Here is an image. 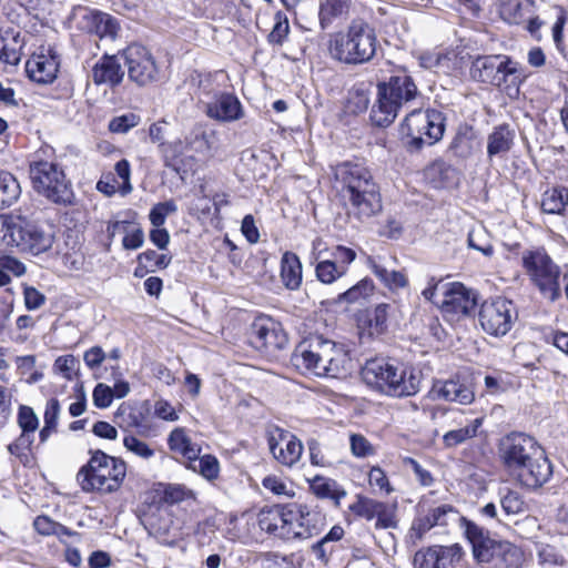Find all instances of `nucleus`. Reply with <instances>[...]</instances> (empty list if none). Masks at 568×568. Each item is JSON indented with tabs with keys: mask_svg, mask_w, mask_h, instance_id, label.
Listing matches in <instances>:
<instances>
[{
	"mask_svg": "<svg viewBox=\"0 0 568 568\" xmlns=\"http://www.w3.org/2000/svg\"><path fill=\"white\" fill-rule=\"evenodd\" d=\"M178 211V206L173 200H169L165 202H161L155 204L149 214L150 222L154 227L163 226L165 223L166 216L169 214L175 213Z\"/></svg>",
	"mask_w": 568,
	"mask_h": 568,
	"instance_id": "56",
	"label": "nucleus"
},
{
	"mask_svg": "<svg viewBox=\"0 0 568 568\" xmlns=\"http://www.w3.org/2000/svg\"><path fill=\"white\" fill-rule=\"evenodd\" d=\"M379 508H383V501L364 496H358L356 503L349 506V510L353 514L366 520L374 519Z\"/></svg>",
	"mask_w": 568,
	"mask_h": 568,
	"instance_id": "49",
	"label": "nucleus"
},
{
	"mask_svg": "<svg viewBox=\"0 0 568 568\" xmlns=\"http://www.w3.org/2000/svg\"><path fill=\"white\" fill-rule=\"evenodd\" d=\"M517 312L511 301L496 297L485 301L479 308L478 321L488 335L505 336L513 327Z\"/></svg>",
	"mask_w": 568,
	"mask_h": 568,
	"instance_id": "12",
	"label": "nucleus"
},
{
	"mask_svg": "<svg viewBox=\"0 0 568 568\" xmlns=\"http://www.w3.org/2000/svg\"><path fill=\"white\" fill-rule=\"evenodd\" d=\"M36 436L20 433V435L11 442L7 449L11 457L19 462L24 467H31L36 463L34 445Z\"/></svg>",
	"mask_w": 568,
	"mask_h": 568,
	"instance_id": "32",
	"label": "nucleus"
},
{
	"mask_svg": "<svg viewBox=\"0 0 568 568\" xmlns=\"http://www.w3.org/2000/svg\"><path fill=\"white\" fill-rule=\"evenodd\" d=\"M442 312L450 321L469 315L477 304L476 294L462 283H452L444 293Z\"/></svg>",
	"mask_w": 568,
	"mask_h": 568,
	"instance_id": "19",
	"label": "nucleus"
},
{
	"mask_svg": "<svg viewBox=\"0 0 568 568\" xmlns=\"http://www.w3.org/2000/svg\"><path fill=\"white\" fill-rule=\"evenodd\" d=\"M315 274L320 282L332 284L344 276V268L337 267L336 262L332 260L320 261L315 266Z\"/></svg>",
	"mask_w": 568,
	"mask_h": 568,
	"instance_id": "50",
	"label": "nucleus"
},
{
	"mask_svg": "<svg viewBox=\"0 0 568 568\" xmlns=\"http://www.w3.org/2000/svg\"><path fill=\"white\" fill-rule=\"evenodd\" d=\"M78 365L79 361L73 355H63L54 361L53 368L65 379L72 381Z\"/></svg>",
	"mask_w": 568,
	"mask_h": 568,
	"instance_id": "62",
	"label": "nucleus"
},
{
	"mask_svg": "<svg viewBox=\"0 0 568 568\" xmlns=\"http://www.w3.org/2000/svg\"><path fill=\"white\" fill-rule=\"evenodd\" d=\"M379 42L376 30L368 22L351 21L345 30L331 34L329 55L344 64L362 65L374 60Z\"/></svg>",
	"mask_w": 568,
	"mask_h": 568,
	"instance_id": "4",
	"label": "nucleus"
},
{
	"mask_svg": "<svg viewBox=\"0 0 568 568\" xmlns=\"http://www.w3.org/2000/svg\"><path fill=\"white\" fill-rule=\"evenodd\" d=\"M168 445L171 450L181 454L189 460L187 468L196 469L195 462L201 453V447L192 443L184 428L173 429L169 435Z\"/></svg>",
	"mask_w": 568,
	"mask_h": 568,
	"instance_id": "29",
	"label": "nucleus"
},
{
	"mask_svg": "<svg viewBox=\"0 0 568 568\" xmlns=\"http://www.w3.org/2000/svg\"><path fill=\"white\" fill-rule=\"evenodd\" d=\"M374 290V284L369 278H363L357 284L338 295L339 302L357 303L366 300Z\"/></svg>",
	"mask_w": 568,
	"mask_h": 568,
	"instance_id": "48",
	"label": "nucleus"
},
{
	"mask_svg": "<svg viewBox=\"0 0 568 568\" xmlns=\"http://www.w3.org/2000/svg\"><path fill=\"white\" fill-rule=\"evenodd\" d=\"M293 518V509L276 505L262 508L257 515V524L263 531L290 540L295 534L290 526Z\"/></svg>",
	"mask_w": 568,
	"mask_h": 568,
	"instance_id": "20",
	"label": "nucleus"
},
{
	"mask_svg": "<svg viewBox=\"0 0 568 568\" xmlns=\"http://www.w3.org/2000/svg\"><path fill=\"white\" fill-rule=\"evenodd\" d=\"M293 364L298 369L318 377L338 378L352 368L349 351L343 343L313 336L302 342L293 355Z\"/></svg>",
	"mask_w": 568,
	"mask_h": 568,
	"instance_id": "1",
	"label": "nucleus"
},
{
	"mask_svg": "<svg viewBox=\"0 0 568 568\" xmlns=\"http://www.w3.org/2000/svg\"><path fill=\"white\" fill-rule=\"evenodd\" d=\"M30 178L34 190L58 204H69L73 193L61 166L48 160H34L30 164Z\"/></svg>",
	"mask_w": 568,
	"mask_h": 568,
	"instance_id": "10",
	"label": "nucleus"
},
{
	"mask_svg": "<svg viewBox=\"0 0 568 568\" xmlns=\"http://www.w3.org/2000/svg\"><path fill=\"white\" fill-rule=\"evenodd\" d=\"M318 519L320 516L316 514H304L302 510H294L293 524L290 526L296 534L292 535V539H307L317 535L320 531V528L316 526Z\"/></svg>",
	"mask_w": 568,
	"mask_h": 568,
	"instance_id": "38",
	"label": "nucleus"
},
{
	"mask_svg": "<svg viewBox=\"0 0 568 568\" xmlns=\"http://www.w3.org/2000/svg\"><path fill=\"white\" fill-rule=\"evenodd\" d=\"M126 474L125 463L101 450L92 454L88 464L77 475L83 491L113 493L119 489Z\"/></svg>",
	"mask_w": 568,
	"mask_h": 568,
	"instance_id": "8",
	"label": "nucleus"
},
{
	"mask_svg": "<svg viewBox=\"0 0 568 568\" xmlns=\"http://www.w3.org/2000/svg\"><path fill=\"white\" fill-rule=\"evenodd\" d=\"M201 103L204 104L207 116L217 121L233 122L243 115L241 102L230 93H221L213 101L201 97Z\"/></svg>",
	"mask_w": 568,
	"mask_h": 568,
	"instance_id": "24",
	"label": "nucleus"
},
{
	"mask_svg": "<svg viewBox=\"0 0 568 568\" xmlns=\"http://www.w3.org/2000/svg\"><path fill=\"white\" fill-rule=\"evenodd\" d=\"M455 54L440 51L425 52L419 57L420 67L437 73L448 74L454 67Z\"/></svg>",
	"mask_w": 568,
	"mask_h": 568,
	"instance_id": "42",
	"label": "nucleus"
},
{
	"mask_svg": "<svg viewBox=\"0 0 568 568\" xmlns=\"http://www.w3.org/2000/svg\"><path fill=\"white\" fill-rule=\"evenodd\" d=\"M123 445L128 452L144 460H149L155 455V450L148 443L134 435H126L123 438Z\"/></svg>",
	"mask_w": 568,
	"mask_h": 568,
	"instance_id": "53",
	"label": "nucleus"
},
{
	"mask_svg": "<svg viewBox=\"0 0 568 568\" xmlns=\"http://www.w3.org/2000/svg\"><path fill=\"white\" fill-rule=\"evenodd\" d=\"M452 556L450 548L433 546L415 554L414 566L415 568H449Z\"/></svg>",
	"mask_w": 568,
	"mask_h": 568,
	"instance_id": "30",
	"label": "nucleus"
},
{
	"mask_svg": "<svg viewBox=\"0 0 568 568\" xmlns=\"http://www.w3.org/2000/svg\"><path fill=\"white\" fill-rule=\"evenodd\" d=\"M537 557L540 565L546 567L564 565L562 555L551 545L538 544Z\"/></svg>",
	"mask_w": 568,
	"mask_h": 568,
	"instance_id": "57",
	"label": "nucleus"
},
{
	"mask_svg": "<svg viewBox=\"0 0 568 568\" xmlns=\"http://www.w3.org/2000/svg\"><path fill=\"white\" fill-rule=\"evenodd\" d=\"M19 233L21 241L17 243V247L30 252L33 255L50 250L54 241L53 233L47 232L38 225L28 223L23 219H21Z\"/></svg>",
	"mask_w": 568,
	"mask_h": 568,
	"instance_id": "23",
	"label": "nucleus"
},
{
	"mask_svg": "<svg viewBox=\"0 0 568 568\" xmlns=\"http://www.w3.org/2000/svg\"><path fill=\"white\" fill-rule=\"evenodd\" d=\"M388 307L387 304H378L373 311L368 320L372 334H381L386 328Z\"/></svg>",
	"mask_w": 568,
	"mask_h": 568,
	"instance_id": "63",
	"label": "nucleus"
},
{
	"mask_svg": "<svg viewBox=\"0 0 568 568\" xmlns=\"http://www.w3.org/2000/svg\"><path fill=\"white\" fill-rule=\"evenodd\" d=\"M21 217L0 215V245L16 246L21 241Z\"/></svg>",
	"mask_w": 568,
	"mask_h": 568,
	"instance_id": "45",
	"label": "nucleus"
},
{
	"mask_svg": "<svg viewBox=\"0 0 568 568\" xmlns=\"http://www.w3.org/2000/svg\"><path fill=\"white\" fill-rule=\"evenodd\" d=\"M193 490L184 485L169 484L164 489V500L170 504H178L187 499H194Z\"/></svg>",
	"mask_w": 568,
	"mask_h": 568,
	"instance_id": "58",
	"label": "nucleus"
},
{
	"mask_svg": "<svg viewBox=\"0 0 568 568\" xmlns=\"http://www.w3.org/2000/svg\"><path fill=\"white\" fill-rule=\"evenodd\" d=\"M475 146V138L471 129L464 128L458 130L455 138L450 143V150L458 158L466 159L468 158Z\"/></svg>",
	"mask_w": 568,
	"mask_h": 568,
	"instance_id": "46",
	"label": "nucleus"
},
{
	"mask_svg": "<svg viewBox=\"0 0 568 568\" xmlns=\"http://www.w3.org/2000/svg\"><path fill=\"white\" fill-rule=\"evenodd\" d=\"M515 139V132L509 128L508 124H501L494 129L487 139V154L491 159L493 156L507 153Z\"/></svg>",
	"mask_w": 568,
	"mask_h": 568,
	"instance_id": "34",
	"label": "nucleus"
},
{
	"mask_svg": "<svg viewBox=\"0 0 568 568\" xmlns=\"http://www.w3.org/2000/svg\"><path fill=\"white\" fill-rule=\"evenodd\" d=\"M267 443L271 454L281 465L293 467L301 459L303 444L291 432L272 427L267 432Z\"/></svg>",
	"mask_w": 568,
	"mask_h": 568,
	"instance_id": "18",
	"label": "nucleus"
},
{
	"mask_svg": "<svg viewBox=\"0 0 568 568\" xmlns=\"http://www.w3.org/2000/svg\"><path fill=\"white\" fill-rule=\"evenodd\" d=\"M459 523L466 535L467 523H473L459 515L458 510L449 505L442 504L430 508L427 514L417 517L410 527V537L422 539L423 536L436 526L446 527L450 524Z\"/></svg>",
	"mask_w": 568,
	"mask_h": 568,
	"instance_id": "15",
	"label": "nucleus"
},
{
	"mask_svg": "<svg viewBox=\"0 0 568 568\" xmlns=\"http://www.w3.org/2000/svg\"><path fill=\"white\" fill-rule=\"evenodd\" d=\"M17 179L9 172L0 171V210L12 205L20 196Z\"/></svg>",
	"mask_w": 568,
	"mask_h": 568,
	"instance_id": "44",
	"label": "nucleus"
},
{
	"mask_svg": "<svg viewBox=\"0 0 568 568\" xmlns=\"http://www.w3.org/2000/svg\"><path fill=\"white\" fill-rule=\"evenodd\" d=\"M483 425L481 418H475L470 420L467 425L458 428L452 429L444 434L443 443L445 447L453 448L460 444H464L468 439H471L477 436L478 429Z\"/></svg>",
	"mask_w": 568,
	"mask_h": 568,
	"instance_id": "41",
	"label": "nucleus"
},
{
	"mask_svg": "<svg viewBox=\"0 0 568 568\" xmlns=\"http://www.w3.org/2000/svg\"><path fill=\"white\" fill-rule=\"evenodd\" d=\"M541 210L548 214H566L568 212V189L555 187L542 194Z\"/></svg>",
	"mask_w": 568,
	"mask_h": 568,
	"instance_id": "39",
	"label": "nucleus"
},
{
	"mask_svg": "<svg viewBox=\"0 0 568 568\" xmlns=\"http://www.w3.org/2000/svg\"><path fill=\"white\" fill-rule=\"evenodd\" d=\"M552 475V466L541 446L537 447L524 462L509 473V476L521 487L538 489Z\"/></svg>",
	"mask_w": 568,
	"mask_h": 568,
	"instance_id": "13",
	"label": "nucleus"
},
{
	"mask_svg": "<svg viewBox=\"0 0 568 568\" xmlns=\"http://www.w3.org/2000/svg\"><path fill=\"white\" fill-rule=\"evenodd\" d=\"M333 262H336L337 267L344 268V275L348 272V266L355 261L356 252L353 248L344 245H337L332 252Z\"/></svg>",
	"mask_w": 568,
	"mask_h": 568,
	"instance_id": "64",
	"label": "nucleus"
},
{
	"mask_svg": "<svg viewBox=\"0 0 568 568\" xmlns=\"http://www.w3.org/2000/svg\"><path fill=\"white\" fill-rule=\"evenodd\" d=\"M140 121L141 118L138 114L130 112L111 119L108 128L112 133L123 134L139 125Z\"/></svg>",
	"mask_w": 568,
	"mask_h": 568,
	"instance_id": "55",
	"label": "nucleus"
},
{
	"mask_svg": "<svg viewBox=\"0 0 568 568\" xmlns=\"http://www.w3.org/2000/svg\"><path fill=\"white\" fill-rule=\"evenodd\" d=\"M352 0H318V23L322 30L328 29L337 19L346 17Z\"/></svg>",
	"mask_w": 568,
	"mask_h": 568,
	"instance_id": "31",
	"label": "nucleus"
},
{
	"mask_svg": "<svg viewBox=\"0 0 568 568\" xmlns=\"http://www.w3.org/2000/svg\"><path fill=\"white\" fill-rule=\"evenodd\" d=\"M466 538L471 545L475 559L489 568H521L524 552L506 540L490 538L489 531L476 523H467Z\"/></svg>",
	"mask_w": 568,
	"mask_h": 568,
	"instance_id": "6",
	"label": "nucleus"
},
{
	"mask_svg": "<svg viewBox=\"0 0 568 568\" xmlns=\"http://www.w3.org/2000/svg\"><path fill=\"white\" fill-rule=\"evenodd\" d=\"M523 266L541 294L555 301L560 296V270L544 248L523 253Z\"/></svg>",
	"mask_w": 568,
	"mask_h": 568,
	"instance_id": "11",
	"label": "nucleus"
},
{
	"mask_svg": "<svg viewBox=\"0 0 568 568\" xmlns=\"http://www.w3.org/2000/svg\"><path fill=\"white\" fill-rule=\"evenodd\" d=\"M75 18L80 19L79 26L81 29L90 33H95L100 38L114 39L119 31V24L110 14L90 10L88 8H80L75 12Z\"/></svg>",
	"mask_w": 568,
	"mask_h": 568,
	"instance_id": "21",
	"label": "nucleus"
},
{
	"mask_svg": "<svg viewBox=\"0 0 568 568\" xmlns=\"http://www.w3.org/2000/svg\"><path fill=\"white\" fill-rule=\"evenodd\" d=\"M425 176L435 189H443L453 183L456 171L444 161H435L426 169Z\"/></svg>",
	"mask_w": 568,
	"mask_h": 568,
	"instance_id": "40",
	"label": "nucleus"
},
{
	"mask_svg": "<svg viewBox=\"0 0 568 568\" xmlns=\"http://www.w3.org/2000/svg\"><path fill=\"white\" fill-rule=\"evenodd\" d=\"M501 507L507 515H518L525 510V501L521 495L517 491L509 490L501 498Z\"/></svg>",
	"mask_w": 568,
	"mask_h": 568,
	"instance_id": "61",
	"label": "nucleus"
},
{
	"mask_svg": "<svg viewBox=\"0 0 568 568\" xmlns=\"http://www.w3.org/2000/svg\"><path fill=\"white\" fill-rule=\"evenodd\" d=\"M184 149L185 145L180 140L161 143V152L165 165L174 170L182 178L184 174H187L189 171H192L194 166V158L191 155H184Z\"/></svg>",
	"mask_w": 568,
	"mask_h": 568,
	"instance_id": "27",
	"label": "nucleus"
},
{
	"mask_svg": "<svg viewBox=\"0 0 568 568\" xmlns=\"http://www.w3.org/2000/svg\"><path fill=\"white\" fill-rule=\"evenodd\" d=\"M361 374L367 386L386 396L409 397L420 389V372L397 359H368Z\"/></svg>",
	"mask_w": 568,
	"mask_h": 568,
	"instance_id": "3",
	"label": "nucleus"
},
{
	"mask_svg": "<svg viewBox=\"0 0 568 568\" xmlns=\"http://www.w3.org/2000/svg\"><path fill=\"white\" fill-rule=\"evenodd\" d=\"M367 265L372 272L382 281V283L390 290L403 288L408 281L404 273L398 271H388L376 262L375 258L368 257Z\"/></svg>",
	"mask_w": 568,
	"mask_h": 568,
	"instance_id": "43",
	"label": "nucleus"
},
{
	"mask_svg": "<svg viewBox=\"0 0 568 568\" xmlns=\"http://www.w3.org/2000/svg\"><path fill=\"white\" fill-rule=\"evenodd\" d=\"M115 174L104 173L97 183V190L105 196H112L119 192L122 196L130 194L133 190L130 176L131 168L128 160L123 159L116 162L114 166Z\"/></svg>",
	"mask_w": 568,
	"mask_h": 568,
	"instance_id": "22",
	"label": "nucleus"
},
{
	"mask_svg": "<svg viewBox=\"0 0 568 568\" xmlns=\"http://www.w3.org/2000/svg\"><path fill=\"white\" fill-rule=\"evenodd\" d=\"M274 26L270 32L267 40L271 44L282 45L290 32L288 20L282 12H276L274 16Z\"/></svg>",
	"mask_w": 568,
	"mask_h": 568,
	"instance_id": "54",
	"label": "nucleus"
},
{
	"mask_svg": "<svg viewBox=\"0 0 568 568\" xmlns=\"http://www.w3.org/2000/svg\"><path fill=\"white\" fill-rule=\"evenodd\" d=\"M314 494L320 498H329L338 503V500L346 496V493L338 487L335 480L316 477L312 483Z\"/></svg>",
	"mask_w": 568,
	"mask_h": 568,
	"instance_id": "47",
	"label": "nucleus"
},
{
	"mask_svg": "<svg viewBox=\"0 0 568 568\" xmlns=\"http://www.w3.org/2000/svg\"><path fill=\"white\" fill-rule=\"evenodd\" d=\"M195 465L196 469L192 470L199 473L206 480L213 481L219 478L220 463L215 456L206 454L200 457L199 455Z\"/></svg>",
	"mask_w": 568,
	"mask_h": 568,
	"instance_id": "52",
	"label": "nucleus"
},
{
	"mask_svg": "<svg viewBox=\"0 0 568 568\" xmlns=\"http://www.w3.org/2000/svg\"><path fill=\"white\" fill-rule=\"evenodd\" d=\"M445 131V116L437 110H414L406 115L399 134L410 151L438 142Z\"/></svg>",
	"mask_w": 568,
	"mask_h": 568,
	"instance_id": "9",
	"label": "nucleus"
},
{
	"mask_svg": "<svg viewBox=\"0 0 568 568\" xmlns=\"http://www.w3.org/2000/svg\"><path fill=\"white\" fill-rule=\"evenodd\" d=\"M368 483L371 487H376L381 493L389 495L394 491L386 473L378 466L371 468L368 473Z\"/></svg>",
	"mask_w": 568,
	"mask_h": 568,
	"instance_id": "60",
	"label": "nucleus"
},
{
	"mask_svg": "<svg viewBox=\"0 0 568 568\" xmlns=\"http://www.w3.org/2000/svg\"><path fill=\"white\" fill-rule=\"evenodd\" d=\"M418 94L419 91L410 75H392L387 82L377 85V100L372 109V121L377 126L389 125L400 108L414 101Z\"/></svg>",
	"mask_w": 568,
	"mask_h": 568,
	"instance_id": "7",
	"label": "nucleus"
},
{
	"mask_svg": "<svg viewBox=\"0 0 568 568\" xmlns=\"http://www.w3.org/2000/svg\"><path fill=\"white\" fill-rule=\"evenodd\" d=\"M115 423L122 429H145V409L142 406L122 404L115 413Z\"/></svg>",
	"mask_w": 568,
	"mask_h": 568,
	"instance_id": "35",
	"label": "nucleus"
},
{
	"mask_svg": "<svg viewBox=\"0 0 568 568\" xmlns=\"http://www.w3.org/2000/svg\"><path fill=\"white\" fill-rule=\"evenodd\" d=\"M539 446L532 436L525 433L513 432L503 437L498 454L505 470L509 474Z\"/></svg>",
	"mask_w": 568,
	"mask_h": 568,
	"instance_id": "16",
	"label": "nucleus"
},
{
	"mask_svg": "<svg viewBox=\"0 0 568 568\" xmlns=\"http://www.w3.org/2000/svg\"><path fill=\"white\" fill-rule=\"evenodd\" d=\"M530 7L528 0H498L500 18L510 24L524 22L527 13L530 12Z\"/></svg>",
	"mask_w": 568,
	"mask_h": 568,
	"instance_id": "37",
	"label": "nucleus"
},
{
	"mask_svg": "<svg viewBox=\"0 0 568 568\" xmlns=\"http://www.w3.org/2000/svg\"><path fill=\"white\" fill-rule=\"evenodd\" d=\"M251 343L257 349L276 351L287 345V335L282 324L274 318L261 315L251 325Z\"/></svg>",
	"mask_w": 568,
	"mask_h": 568,
	"instance_id": "17",
	"label": "nucleus"
},
{
	"mask_svg": "<svg viewBox=\"0 0 568 568\" xmlns=\"http://www.w3.org/2000/svg\"><path fill=\"white\" fill-rule=\"evenodd\" d=\"M281 277L288 290H296L302 283V263L298 256L286 252L282 256Z\"/></svg>",
	"mask_w": 568,
	"mask_h": 568,
	"instance_id": "36",
	"label": "nucleus"
},
{
	"mask_svg": "<svg viewBox=\"0 0 568 568\" xmlns=\"http://www.w3.org/2000/svg\"><path fill=\"white\" fill-rule=\"evenodd\" d=\"M124 72L116 57H102L92 69V80L95 84L118 85L123 79Z\"/></svg>",
	"mask_w": 568,
	"mask_h": 568,
	"instance_id": "28",
	"label": "nucleus"
},
{
	"mask_svg": "<svg viewBox=\"0 0 568 568\" xmlns=\"http://www.w3.org/2000/svg\"><path fill=\"white\" fill-rule=\"evenodd\" d=\"M335 181L349 212L358 219L371 217L382 209L379 189L371 171L362 163L343 162L334 168Z\"/></svg>",
	"mask_w": 568,
	"mask_h": 568,
	"instance_id": "2",
	"label": "nucleus"
},
{
	"mask_svg": "<svg viewBox=\"0 0 568 568\" xmlns=\"http://www.w3.org/2000/svg\"><path fill=\"white\" fill-rule=\"evenodd\" d=\"M59 70L58 57L54 54H34L26 64V71L31 80L38 83H51Z\"/></svg>",
	"mask_w": 568,
	"mask_h": 568,
	"instance_id": "26",
	"label": "nucleus"
},
{
	"mask_svg": "<svg viewBox=\"0 0 568 568\" xmlns=\"http://www.w3.org/2000/svg\"><path fill=\"white\" fill-rule=\"evenodd\" d=\"M351 450L354 456L364 458L375 455V448L371 442L361 434H352L349 437Z\"/></svg>",
	"mask_w": 568,
	"mask_h": 568,
	"instance_id": "59",
	"label": "nucleus"
},
{
	"mask_svg": "<svg viewBox=\"0 0 568 568\" xmlns=\"http://www.w3.org/2000/svg\"><path fill=\"white\" fill-rule=\"evenodd\" d=\"M22 41L20 33L13 30L0 31V60L17 65L21 59Z\"/></svg>",
	"mask_w": 568,
	"mask_h": 568,
	"instance_id": "33",
	"label": "nucleus"
},
{
	"mask_svg": "<svg viewBox=\"0 0 568 568\" xmlns=\"http://www.w3.org/2000/svg\"><path fill=\"white\" fill-rule=\"evenodd\" d=\"M129 78L139 85H146L159 78V67L149 49L141 44H130L123 51Z\"/></svg>",
	"mask_w": 568,
	"mask_h": 568,
	"instance_id": "14",
	"label": "nucleus"
},
{
	"mask_svg": "<svg viewBox=\"0 0 568 568\" xmlns=\"http://www.w3.org/2000/svg\"><path fill=\"white\" fill-rule=\"evenodd\" d=\"M430 395L433 399L454 402L462 405H468L473 403L475 398V394L470 385L459 379H448L435 383Z\"/></svg>",
	"mask_w": 568,
	"mask_h": 568,
	"instance_id": "25",
	"label": "nucleus"
},
{
	"mask_svg": "<svg viewBox=\"0 0 568 568\" xmlns=\"http://www.w3.org/2000/svg\"><path fill=\"white\" fill-rule=\"evenodd\" d=\"M17 424L20 433L34 435L39 428V418L33 408L27 405H20L17 414Z\"/></svg>",
	"mask_w": 568,
	"mask_h": 568,
	"instance_id": "51",
	"label": "nucleus"
},
{
	"mask_svg": "<svg viewBox=\"0 0 568 568\" xmlns=\"http://www.w3.org/2000/svg\"><path fill=\"white\" fill-rule=\"evenodd\" d=\"M470 75L476 81L499 88L511 99L519 97L526 79L523 67L504 54L477 57L471 63Z\"/></svg>",
	"mask_w": 568,
	"mask_h": 568,
	"instance_id": "5",
	"label": "nucleus"
}]
</instances>
